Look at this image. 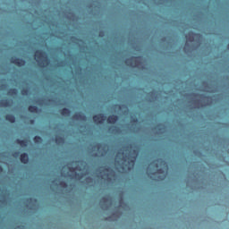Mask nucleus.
<instances>
[{"label":"nucleus","instance_id":"nucleus-1","mask_svg":"<svg viewBox=\"0 0 229 229\" xmlns=\"http://www.w3.org/2000/svg\"><path fill=\"white\" fill-rule=\"evenodd\" d=\"M140 57H131L129 59H127L125 61L126 64H128V65H130L131 67H139V65H140Z\"/></svg>","mask_w":229,"mask_h":229},{"label":"nucleus","instance_id":"nucleus-2","mask_svg":"<svg viewBox=\"0 0 229 229\" xmlns=\"http://www.w3.org/2000/svg\"><path fill=\"white\" fill-rule=\"evenodd\" d=\"M10 62L14 65H17V67H24V65H26V61L19 57H11Z\"/></svg>","mask_w":229,"mask_h":229},{"label":"nucleus","instance_id":"nucleus-3","mask_svg":"<svg viewBox=\"0 0 229 229\" xmlns=\"http://www.w3.org/2000/svg\"><path fill=\"white\" fill-rule=\"evenodd\" d=\"M106 119V116H105V114H95L93 116V121L97 124H103V123H105Z\"/></svg>","mask_w":229,"mask_h":229},{"label":"nucleus","instance_id":"nucleus-4","mask_svg":"<svg viewBox=\"0 0 229 229\" xmlns=\"http://www.w3.org/2000/svg\"><path fill=\"white\" fill-rule=\"evenodd\" d=\"M119 121V116L117 114H111L107 118L108 124H115Z\"/></svg>","mask_w":229,"mask_h":229},{"label":"nucleus","instance_id":"nucleus-5","mask_svg":"<svg viewBox=\"0 0 229 229\" xmlns=\"http://www.w3.org/2000/svg\"><path fill=\"white\" fill-rule=\"evenodd\" d=\"M72 119H75V121H85L87 119V116H85L83 113L79 112L72 116Z\"/></svg>","mask_w":229,"mask_h":229},{"label":"nucleus","instance_id":"nucleus-6","mask_svg":"<svg viewBox=\"0 0 229 229\" xmlns=\"http://www.w3.org/2000/svg\"><path fill=\"white\" fill-rule=\"evenodd\" d=\"M20 160L21 164H28L30 162V156H28V153H22L20 156Z\"/></svg>","mask_w":229,"mask_h":229},{"label":"nucleus","instance_id":"nucleus-7","mask_svg":"<svg viewBox=\"0 0 229 229\" xmlns=\"http://www.w3.org/2000/svg\"><path fill=\"white\" fill-rule=\"evenodd\" d=\"M35 56L37 60H42V58L46 56V52H44L43 50H37L35 52Z\"/></svg>","mask_w":229,"mask_h":229},{"label":"nucleus","instance_id":"nucleus-8","mask_svg":"<svg viewBox=\"0 0 229 229\" xmlns=\"http://www.w3.org/2000/svg\"><path fill=\"white\" fill-rule=\"evenodd\" d=\"M61 115H64V117H69L71 115V110L69 108H63L60 110Z\"/></svg>","mask_w":229,"mask_h":229},{"label":"nucleus","instance_id":"nucleus-9","mask_svg":"<svg viewBox=\"0 0 229 229\" xmlns=\"http://www.w3.org/2000/svg\"><path fill=\"white\" fill-rule=\"evenodd\" d=\"M16 144H19V146H21V148H27L28 147V140H16Z\"/></svg>","mask_w":229,"mask_h":229},{"label":"nucleus","instance_id":"nucleus-10","mask_svg":"<svg viewBox=\"0 0 229 229\" xmlns=\"http://www.w3.org/2000/svg\"><path fill=\"white\" fill-rule=\"evenodd\" d=\"M5 121H8V123H11L12 124H13V123H15V115L6 114L5 115Z\"/></svg>","mask_w":229,"mask_h":229},{"label":"nucleus","instance_id":"nucleus-11","mask_svg":"<svg viewBox=\"0 0 229 229\" xmlns=\"http://www.w3.org/2000/svg\"><path fill=\"white\" fill-rule=\"evenodd\" d=\"M28 110H29V112H30V114H38V107L37 106H29Z\"/></svg>","mask_w":229,"mask_h":229},{"label":"nucleus","instance_id":"nucleus-12","mask_svg":"<svg viewBox=\"0 0 229 229\" xmlns=\"http://www.w3.org/2000/svg\"><path fill=\"white\" fill-rule=\"evenodd\" d=\"M0 106H4V108H8V106H10V100H8V99L0 100Z\"/></svg>","mask_w":229,"mask_h":229},{"label":"nucleus","instance_id":"nucleus-13","mask_svg":"<svg viewBox=\"0 0 229 229\" xmlns=\"http://www.w3.org/2000/svg\"><path fill=\"white\" fill-rule=\"evenodd\" d=\"M196 34L194 32H189L187 35H186V38L187 40H189V42H194V36Z\"/></svg>","mask_w":229,"mask_h":229},{"label":"nucleus","instance_id":"nucleus-14","mask_svg":"<svg viewBox=\"0 0 229 229\" xmlns=\"http://www.w3.org/2000/svg\"><path fill=\"white\" fill-rule=\"evenodd\" d=\"M33 140H34L35 144H42V137H40V136H35L33 138Z\"/></svg>","mask_w":229,"mask_h":229},{"label":"nucleus","instance_id":"nucleus-15","mask_svg":"<svg viewBox=\"0 0 229 229\" xmlns=\"http://www.w3.org/2000/svg\"><path fill=\"white\" fill-rule=\"evenodd\" d=\"M17 89H10L8 91L9 96H17Z\"/></svg>","mask_w":229,"mask_h":229},{"label":"nucleus","instance_id":"nucleus-16","mask_svg":"<svg viewBox=\"0 0 229 229\" xmlns=\"http://www.w3.org/2000/svg\"><path fill=\"white\" fill-rule=\"evenodd\" d=\"M129 165H131V167H129V171L131 170V167H134L135 165V157H133L132 159H130L128 162Z\"/></svg>","mask_w":229,"mask_h":229},{"label":"nucleus","instance_id":"nucleus-17","mask_svg":"<svg viewBox=\"0 0 229 229\" xmlns=\"http://www.w3.org/2000/svg\"><path fill=\"white\" fill-rule=\"evenodd\" d=\"M55 142H56V144L64 143V138H62V136L55 137Z\"/></svg>","mask_w":229,"mask_h":229},{"label":"nucleus","instance_id":"nucleus-18","mask_svg":"<svg viewBox=\"0 0 229 229\" xmlns=\"http://www.w3.org/2000/svg\"><path fill=\"white\" fill-rule=\"evenodd\" d=\"M28 92H29L28 89H21L22 96H28Z\"/></svg>","mask_w":229,"mask_h":229},{"label":"nucleus","instance_id":"nucleus-19","mask_svg":"<svg viewBox=\"0 0 229 229\" xmlns=\"http://www.w3.org/2000/svg\"><path fill=\"white\" fill-rule=\"evenodd\" d=\"M81 177H82L81 174L75 172V178H81Z\"/></svg>","mask_w":229,"mask_h":229},{"label":"nucleus","instance_id":"nucleus-20","mask_svg":"<svg viewBox=\"0 0 229 229\" xmlns=\"http://www.w3.org/2000/svg\"><path fill=\"white\" fill-rule=\"evenodd\" d=\"M69 171H70L71 173H74V171H76V167H70V168H69Z\"/></svg>","mask_w":229,"mask_h":229},{"label":"nucleus","instance_id":"nucleus-21","mask_svg":"<svg viewBox=\"0 0 229 229\" xmlns=\"http://www.w3.org/2000/svg\"><path fill=\"white\" fill-rule=\"evenodd\" d=\"M102 201H104V203H106V201H108V198L103 197V198H102Z\"/></svg>","mask_w":229,"mask_h":229},{"label":"nucleus","instance_id":"nucleus-22","mask_svg":"<svg viewBox=\"0 0 229 229\" xmlns=\"http://www.w3.org/2000/svg\"><path fill=\"white\" fill-rule=\"evenodd\" d=\"M95 148H98V149L101 148V143H98L97 146H95Z\"/></svg>","mask_w":229,"mask_h":229},{"label":"nucleus","instance_id":"nucleus-23","mask_svg":"<svg viewBox=\"0 0 229 229\" xmlns=\"http://www.w3.org/2000/svg\"><path fill=\"white\" fill-rule=\"evenodd\" d=\"M159 174H162L164 173V170L163 169H158L157 172Z\"/></svg>","mask_w":229,"mask_h":229},{"label":"nucleus","instance_id":"nucleus-24","mask_svg":"<svg viewBox=\"0 0 229 229\" xmlns=\"http://www.w3.org/2000/svg\"><path fill=\"white\" fill-rule=\"evenodd\" d=\"M61 185H63V187H67V183L65 182H62Z\"/></svg>","mask_w":229,"mask_h":229},{"label":"nucleus","instance_id":"nucleus-25","mask_svg":"<svg viewBox=\"0 0 229 229\" xmlns=\"http://www.w3.org/2000/svg\"><path fill=\"white\" fill-rule=\"evenodd\" d=\"M0 173H3V166L0 165Z\"/></svg>","mask_w":229,"mask_h":229},{"label":"nucleus","instance_id":"nucleus-26","mask_svg":"<svg viewBox=\"0 0 229 229\" xmlns=\"http://www.w3.org/2000/svg\"><path fill=\"white\" fill-rule=\"evenodd\" d=\"M19 155V152L14 153V157H17Z\"/></svg>","mask_w":229,"mask_h":229},{"label":"nucleus","instance_id":"nucleus-27","mask_svg":"<svg viewBox=\"0 0 229 229\" xmlns=\"http://www.w3.org/2000/svg\"><path fill=\"white\" fill-rule=\"evenodd\" d=\"M116 106H118L119 108H121V105H116Z\"/></svg>","mask_w":229,"mask_h":229},{"label":"nucleus","instance_id":"nucleus-28","mask_svg":"<svg viewBox=\"0 0 229 229\" xmlns=\"http://www.w3.org/2000/svg\"><path fill=\"white\" fill-rule=\"evenodd\" d=\"M134 123H137V119H134Z\"/></svg>","mask_w":229,"mask_h":229},{"label":"nucleus","instance_id":"nucleus-29","mask_svg":"<svg viewBox=\"0 0 229 229\" xmlns=\"http://www.w3.org/2000/svg\"><path fill=\"white\" fill-rule=\"evenodd\" d=\"M43 64H46V60L43 61Z\"/></svg>","mask_w":229,"mask_h":229}]
</instances>
